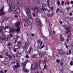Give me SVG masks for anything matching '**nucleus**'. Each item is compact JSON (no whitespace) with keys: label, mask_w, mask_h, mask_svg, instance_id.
I'll use <instances>...</instances> for the list:
<instances>
[{"label":"nucleus","mask_w":73,"mask_h":73,"mask_svg":"<svg viewBox=\"0 0 73 73\" xmlns=\"http://www.w3.org/2000/svg\"><path fill=\"white\" fill-rule=\"evenodd\" d=\"M17 44L18 45H19V44H20V41H18L17 42Z\"/></svg>","instance_id":"59"},{"label":"nucleus","mask_w":73,"mask_h":73,"mask_svg":"<svg viewBox=\"0 0 73 73\" xmlns=\"http://www.w3.org/2000/svg\"><path fill=\"white\" fill-rule=\"evenodd\" d=\"M66 41L67 43H69V39H68L67 38L66 40Z\"/></svg>","instance_id":"60"},{"label":"nucleus","mask_w":73,"mask_h":73,"mask_svg":"<svg viewBox=\"0 0 73 73\" xmlns=\"http://www.w3.org/2000/svg\"><path fill=\"white\" fill-rule=\"evenodd\" d=\"M66 3H67V5H69V4H70V2H69V1H67Z\"/></svg>","instance_id":"49"},{"label":"nucleus","mask_w":73,"mask_h":73,"mask_svg":"<svg viewBox=\"0 0 73 73\" xmlns=\"http://www.w3.org/2000/svg\"><path fill=\"white\" fill-rule=\"evenodd\" d=\"M54 9V7H51V11H53Z\"/></svg>","instance_id":"55"},{"label":"nucleus","mask_w":73,"mask_h":73,"mask_svg":"<svg viewBox=\"0 0 73 73\" xmlns=\"http://www.w3.org/2000/svg\"><path fill=\"white\" fill-rule=\"evenodd\" d=\"M70 3L71 4H73V1H70Z\"/></svg>","instance_id":"64"},{"label":"nucleus","mask_w":73,"mask_h":73,"mask_svg":"<svg viewBox=\"0 0 73 73\" xmlns=\"http://www.w3.org/2000/svg\"><path fill=\"white\" fill-rule=\"evenodd\" d=\"M15 26L16 27H19L20 26V22H19L18 21H17L15 24Z\"/></svg>","instance_id":"15"},{"label":"nucleus","mask_w":73,"mask_h":73,"mask_svg":"<svg viewBox=\"0 0 73 73\" xmlns=\"http://www.w3.org/2000/svg\"><path fill=\"white\" fill-rule=\"evenodd\" d=\"M8 57H9V58H11H11H12V57L11 56V55H8Z\"/></svg>","instance_id":"46"},{"label":"nucleus","mask_w":73,"mask_h":73,"mask_svg":"<svg viewBox=\"0 0 73 73\" xmlns=\"http://www.w3.org/2000/svg\"><path fill=\"white\" fill-rule=\"evenodd\" d=\"M62 26L64 28H66V26L65 25H63Z\"/></svg>","instance_id":"52"},{"label":"nucleus","mask_w":73,"mask_h":73,"mask_svg":"<svg viewBox=\"0 0 73 73\" xmlns=\"http://www.w3.org/2000/svg\"><path fill=\"white\" fill-rule=\"evenodd\" d=\"M9 29V31L10 32H13L15 31V30L13 29H12V27H11V25H8L7 27H6L5 28V29Z\"/></svg>","instance_id":"3"},{"label":"nucleus","mask_w":73,"mask_h":73,"mask_svg":"<svg viewBox=\"0 0 73 73\" xmlns=\"http://www.w3.org/2000/svg\"><path fill=\"white\" fill-rule=\"evenodd\" d=\"M36 57H37V55L36 54H34L32 56V57L34 58H36Z\"/></svg>","instance_id":"37"},{"label":"nucleus","mask_w":73,"mask_h":73,"mask_svg":"<svg viewBox=\"0 0 73 73\" xmlns=\"http://www.w3.org/2000/svg\"><path fill=\"white\" fill-rule=\"evenodd\" d=\"M23 21L24 23H26L28 21V19H23Z\"/></svg>","instance_id":"31"},{"label":"nucleus","mask_w":73,"mask_h":73,"mask_svg":"<svg viewBox=\"0 0 73 73\" xmlns=\"http://www.w3.org/2000/svg\"><path fill=\"white\" fill-rule=\"evenodd\" d=\"M7 45H8V46H11V45H12V43L11 42L9 43Z\"/></svg>","instance_id":"39"},{"label":"nucleus","mask_w":73,"mask_h":73,"mask_svg":"<svg viewBox=\"0 0 73 73\" xmlns=\"http://www.w3.org/2000/svg\"><path fill=\"white\" fill-rule=\"evenodd\" d=\"M3 29H4L3 27L0 26V33H1L3 32Z\"/></svg>","instance_id":"29"},{"label":"nucleus","mask_w":73,"mask_h":73,"mask_svg":"<svg viewBox=\"0 0 73 73\" xmlns=\"http://www.w3.org/2000/svg\"><path fill=\"white\" fill-rule=\"evenodd\" d=\"M37 42H38V44H40V46H41L42 44V41H41V40H38L37 41Z\"/></svg>","instance_id":"23"},{"label":"nucleus","mask_w":73,"mask_h":73,"mask_svg":"<svg viewBox=\"0 0 73 73\" xmlns=\"http://www.w3.org/2000/svg\"><path fill=\"white\" fill-rule=\"evenodd\" d=\"M3 40H4V41H7V39H6L5 38V37L4 36H3Z\"/></svg>","instance_id":"38"},{"label":"nucleus","mask_w":73,"mask_h":73,"mask_svg":"<svg viewBox=\"0 0 73 73\" xmlns=\"http://www.w3.org/2000/svg\"><path fill=\"white\" fill-rule=\"evenodd\" d=\"M33 15L34 17H35V16H36V14H35L34 13H33Z\"/></svg>","instance_id":"50"},{"label":"nucleus","mask_w":73,"mask_h":73,"mask_svg":"<svg viewBox=\"0 0 73 73\" xmlns=\"http://www.w3.org/2000/svg\"><path fill=\"white\" fill-rule=\"evenodd\" d=\"M0 37V40H3L4 39V37Z\"/></svg>","instance_id":"48"},{"label":"nucleus","mask_w":73,"mask_h":73,"mask_svg":"<svg viewBox=\"0 0 73 73\" xmlns=\"http://www.w3.org/2000/svg\"><path fill=\"white\" fill-rule=\"evenodd\" d=\"M70 20H71V21H73V17H70Z\"/></svg>","instance_id":"54"},{"label":"nucleus","mask_w":73,"mask_h":73,"mask_svg":"<svg viewBox=\"0 0 73 73\" xmlns=\"http://www.w3.org/2000/svg\"><path fill=\"white\" fill-rule=\"evenodd\" d=\"M11 27H12V29H15V26H13V25H12V26H11Z\"/></svg>","instance_id":"47"},{"label":"nucleus","mask_w":73,"mask_h":73,"mask_svg":"<svg viewBox=\"0 0 73 73\" xmlns=\"http://www.w3.org/2000/svg\"><path fill=\"white\" fill-rule=\"evenodd\" d=\"M53 15V13H52V14H48L47 16L49 17H52Z\"/></svg>","instance_id":"30"},{"label":"nucleus","mask_w":73,"mask_h":73,"mask_svg":"<svg viewBox=\"0 0 73 73\" xmlns=\"http://www.w3.org/2000/svg\"><path fill=\"white\" fill-rule=\"evenodd\" d=\"M40 10H38V8L37 7H35V9L34 10V11L35 12L37 13L39 12Z\"/></svg>","instance_id":"18"},{"label":"nucleus","mask_w":73,"mask_h":73,"mask_svg":"<svg viewBox=\"0 0 73 73\" xmlns=\"http://www.w3.org/2000/svg\"><path fill=\"white\" fill-rule=\"evenodd\" d=\"M21 28V27H18L17 29L15 30V31L16 32H20V29Z\"/></svg>","instance_id":"25"},{"label":"nucleus","mask_w":73,"mask_h":73,"mask_svg":"<svg viewBox=\"0 0 73 73\" xmlns=\"http://www.w3.org/2000/svg\"><path fill=\"white\" fill-rule=\"evenodd\" d=\"M47 2L48 3L47 5H48V6H49V5H50V3H49V1L47 0Z\"/></svg>","instance_id":"36"},{"label":"nucleus","mask_w":73,"mask_h":73,"mask_svg":"<svg viewBox=\"0 0 73 73\" xmlns=\"http://www.w3.org/2000/svg\"><path fill=\"white\" fill-rule=\"evenodd\" d=\"M67 38H71V35H68L67 36Z\"/></svg>","instance_id":"58"},{"label":"nucleus","mask_w":73,"mask_h":73,"mask_svg":"<svg viewBox=\"0 0 73 73\" xmlns=\"http://www.w3.org/2000/svg\"><path fill=\"white\" fill-rule=\"evenodd\" d=\"M20 64L19 63V62L18 61H17V65L14 66V68H20Z\"/></svg>","instance_id":"9"},{"label":"nucleus","mask_w":73,"mask_h":73,"mask_svg":"<svg viewBox=\"0 0 73 73\" xmlns=\"http://www.w3.org/2000/svg\"><path fill=\"white\" fill-rule=\"evenodd\" d=\"M27 14L29 18V22H28V23H31V24H33V19L31 18V14L28 13H27Z\"/></svg>","instance_id":"2"},{"label":"nucleus","mask_w":73,"mask_h":73,"mask_svg":"<svg viewBox=\"0 0 73 73\" xmlns=\"http://www.w3.org/2000/svg\"><path fill=\"white\" fill-rule=\"evenodd\" d=\"M29 44L28 42H26L25 43V45L24 46V48L25 49H27V46H29Z\"/></svg>","instance_id":"19"},{"label":"nucleus","mask_w":73,"mask_h":73,"mask_svg":"<svg viewBox=\"0 0 73 73\" xmlns=\"http://www.w3.org/2000/svg\"><path fill=\"white\" fill-rule=\"evenodd\" d=\"M44 47V45H43L41 47H40L39 46H38L37 47V49L38 50H41L42 48H43Z\"/></svg>","instance_id":"24"},{"label":"nucleus","mask_w":73,"mask_h":73,"mask_svg":"<svg viewBox=\"0 0 73 73\" xmlns=\"http://www.w3.org/2000/svg\"><path fill=\"white\" fill-rule=\"evenodd\" d=\"M4 63L5 65H7L8 64V62H4Z\"/></svg>","instance_id":"44"},{"label":"nucleus","mask_w":73,"mask_h":73,"mask_svg":"<svg viewBox=\"0 0 73 73\" xmlns=\"http://www.w3.org/2000/svg\"><path fill=\"white\" fill-rule=\"evenodd\" d=\"M15 11L18 13H19L20 12V9L17 5H14L13 6Z\"/></svg>","instance_id":"4"},{"label":"nucleus","mask_w":73,"mask_h":73,"mask_svg":"<svg viewBox=\"0 0 73 73\" xmlns=\"http://www.w3.org/2000/svg\"><path fill=\"white\" fill-rule=\"evenodd\" d=\"M4 6H3L1 9H0V16H2L3 15H4L5 14V13L3 11L4 10Z\"/></svg>","instance_id":"5"},{"label":"nucleus","mask_w":73,"mask_h":73,"mask_svg":"<svg viewBox=\"0 0 73 73\" xmlns=\"http://www.w3.org/2000/svg\"><path fill=\"white\" fill-rule=\"evenodd\" d=\"M14 38L16 39V38H19V36L15 35H14L13 36Z\"/></svg>","instance_id":"33"},{"label":"nucleus","mask_w":73,"mask_h":73,"mask_svg":"<svg viewBox=\"0 0 73 73\" xmlns=\"http://www.w3.org/2000/svg\"><path fill=\"white\" fill-rule=\"evenodd\" d=\"M26 25L27 26H29V28H30V29H32V25L29 22H27Z\"/></svg>","instance_id":"13"},{"label":"nucleus","mask_w":73,"mask_h":73,"mask_svg":"<svg viewBox=\"0 0 73 73\" xmlns=\"http://www.w3.org/2000/svg\"><path fill=\"white\" fill-rule=\"evenodd\" d=\"M59 53L60 54H64L65 53V52L64 51V50H60L59 51Z\"/></svg>","instance_id":"16"},{"label":"nucleus","mask_w":73,"mask_h":73,"mask_svg":"<svg viewBox=\"0 0 73 73\" xmlns=\"http://www.w3.org/2000/svg\"><path fill=\"white\" fill-rule=\"evenodd\" d=\"M9 35L10 37H13V35L11 34H9Z\"/></svg>","instance_id":"57"},{"label":"nucleus","mask_w":73,"mask_h":73,"mask_svg":"<svg viewBox=\"0 0 73 73\" xmlns=\"http://www.w3.org/2000/svg\"><path fill=\"white\" fill-rule=\"evenodd\" d=\"M26 9L27 10V12H26V14L27 13H30L31 12V10H30V9H29L28 8H26Z\"/></svg>","instance_id":"27"},{"label":"nucleus","mask_w":73,"mask_h":73,"mask_svg":"<svg viewBox=\"0 0 73 73\" xmlns=\"http://www.w3.org/2000/svg\"><path fill=\"white\" fill-rule=\"evenodd\" d=\"M7 2L8 4H9V7L8 10V12L9 13L11 12H12L13 10L12 9V7L11 6H12V2H11V0H7Z\"/></svg>","instance_id":"1"},{"label":"nucleus","mask_w":73,"mask_h":73,"mask_svg":"<svg viewBox=\"0 0 73 73\" xmlns=\"http://www.w3.org/2000/svg\"><path fill=\"white\" fill-rule=\"evenodd\" d=\"M36 21L38 25H39L40 26L42 27V23L40 21V19H37L36 20Z\"/></svg>","instance_id":"6"},{"label":"nucleus","mask_w":73,"mask_h":73,"mask_svg":"<svg viewBox=\"0 0 73 73\" xmlns=\"http://www.w3.org/2000/svg\"><path fill=\"white\" fill-rule=\"evenodd\" d=\"M3 56L2 55H0V58H3Z\"/></svg>","instance_id":"61"},{"label":"nucleus","mask_w":73,"mask_h":73,"mask_svg":"<svg viewBox=\"0 0 73 73\" xmlns=\"http://www.w3.org/2000/svg\"><path fill=\"white\" fill-rule=\"evenodd\" d=\"M41 0H37L36 1V2L37 3H38V4H39L40 3V2L41 1H40Z\"/></svg>","instance_id":"35"},{"label":"nucleus","mask_w":73,"mask_h":73,"mask_svg":"<svg viewBox=\"0 0 73 73\" xmlns=\"http://www.w3.org/2000/svg\"><path fill=\"white\" fill-rule=\"evenodd\" d=\"M14 17H15L16 18H17L18 17V16H17V15H14Z\"/></svg>","instance_id":"62"},{"label":"nucleus","mask_w":73,"mask_h":73,"mask_svg":"<svg viewBox=\"0 0 73 73\" xmlns=\"http://www.w3.org/2000/svg\"><path fill=\"white\" fill-rule=\"evenodd\" d=\"M16 55L17 57H20L21 56V54L19 52H18L16 54Z\"/></svg>","instance_id":"17"},{"label":"nucleus","mask_w":73,"mask_h":73,"mask_svg":"<svg viewBox=\"0 0 73 73\" xmlns=\"http://www.w3.org/2000/svg\"><path fill=\"white\" fill-rule=\"evenodd\" d=\"M70 27H68L66 28V34H68V33H71V31H70Z\"/></svg>","instance_id":"11"},{"label":"nucleus","mask_w":73,"mask_h":73,"mask_svg":"<svg viewBox=\"0 0 73 73\" xmlns=\"http://www.w3.org/2000/svg\"><path fill=\"white\" fill-rule=\"evenodd\" d=\"M64 1H62L61 3V5H64Z\"/></svg>","instance_id":"53"},{"label":"nucleus","mask_w":73,"mask_h":73,"mask_svg":"<svg viewBox=\"0 0 73 73\" xmlns=\"http://www.w3.org/2000/svg\"><path fill=\"white\" fill-rule=\"evenodd\" d=\"M46 7V5L45 4L43 5L42 6V10L44 11V12H45L46 10H48V11H49V10L47 8H45Z\"/></svg>","instance_id":"7"},{"label":"nucleus","mask_w":73,"mask_h":73,"mask_svg":"<svg viewBox=\"0 0 73 73\" xmlns=\"http://www.w3.org/2000/svg\"><path fill=\"white\" fill-rule=\"evenodd\" d=\"M28 60H26L24 62H22L21 63L22 66H26V64H27V62H28Z\"/></svg>","instance_id":"12"},{"label":"nucleus","mask_w":73,"mask_h":73,"mask_svg":"<svg viewBox=\"0 0 73 73\" xmlns=\"http://www.w3.org/2000/svg\"><path fill=\"white\" fill-rule=\"evenodd\" d=\"M15 63H16V62H15V61H14V62H11V64H15Z\"/></svg>","instance_id":"51"},{"label":"nucleus","mask_w":73,"mask_h":73,"mask_svg":"<svg viewBox=\"0 0 73 73\" xmlns=\"http://www.w3.org/2000/svg\"><path fill=\"white\" fill-rule=\"evenodd\" d=\"M57 62L58 64H59L60 63V60L59 59H58L56 61Z\"/></svg>","instance_id":"40"},{"label":"nucleus","mask_w":73,"mask_h":73,"mask_svg":"<svg viewBox=\"0 0 73 73\" xmlns=\"http://www.w3.org/2000/svg\"><path fill=\"white\" fill-rule=\"evenodd\" d=\"M60 1L58 0L57 1V5H60Z\"/></svg>","instance_id":"43"},{"label":"nucleus","mask_w":73,"mask_h":73,"mask_svg":"<svg viewBox=\"0 0 73 73\" xmlns=\"http://www.w3.org/2000/svg\"><path fill=\"white\" fill-rule=\"evenodd\" d=\"M23 70L25 72H29L28 70L26 69L24 67L23 68Z\"/></svg>","instance_id":"26"},{"label":"nucleus","mask_w":73,"mask_h":73,"mask_svg":"<svg viewBox=\"0 0 73 73\" xmlns=\"http://www.w3.org/2000/svg\"><path fill=\"white\" fill-rule=\"evenodd\" d=\"M31 51L32 52H33V49H32V48L31 47L30 48H29V50L27 51V53L28 54H29L30 53V52H31Z\"/></svg>","instance_id":"22"},{"label":"nucleus","mask_w":73,"mask_h":73,"mask_svg":"<svg viewBox=\"0 0 73 73\" xmlns=\"http://www.w3.org/2000/svg\"><path fill=\"white\" fill-rule=\"evenodd\" d=\"M16 47H17V48H15V49L13 50V51H14L15 52H16V50H19V49H20V47H19V46H15V48H16Z\"/></svg>","instance_id":"20"},{"label":"nucleus","mask_w":73,"mask_h":73,"mask_svg":"<svg viewBox=\"0 0 73 73\" xmlns=\"http://www.w3.org/2000/svg\"><path fill=\"white\" fill-rule=\"evenodd\" d=\"M45 55H46V53L43 52H41L39 54L40 57L43 56H45Z\"/></svg>","instance_id":"14"},{"label":"nucleus","mask_w":73,"mask_h":73,"mask_svg":"<svg viewBox=\"0 0 73 73\" xmlns=\"http://www.w3.org/2000/svg\"><path fill=\"white\" fill-rule=\"evenodd\" d=\"M60 41H63L64 39V37L62 36V35H61L60 36Z\"/></svg>","instance_id":"28"},{"label":"nucleus","mask_w":73,"mask_h":73,"mask_svg":"<svg viewBox=\"0 0 73 73\" xmlns=\"http://www.w3.org/2000/svg\"><path fill=\"white\" fill-rule=\"evenodd\" d=\"M31 40H32V39H31V38L30 37V38H28L27 39V40L29 42H31Z\"/></svg>","instance_id":"34"},{"label":"nucleus","mask_w":73,"mask_h":73,"mask_svg":"<svg viewBox=\"0 0 73 73\" xmlns=\"http://www.w3.org/2000/svg\"><path fill=\"white\" fill-rule=\"evenodd\" d=\"M37 68H38V66L36 64L35 65L34 67L33 68H32V67H31V71H33V70H36V69H37Z\"/></svg>","instance_id":"10"},{"label":"nucleus","mask_w":73,"mask_h":73,"mask_svg":"<svg viewBox=\"0 0 73 73\" xmlns=\"http://www.w3.org/2000/svg\"><path fill=\"white\" fill-rule=\"evenodd\" d=\"M25 57L26 58H29V56L27 55L25 56Z\"/></svg>","instance_id":"45"},{"label":"nucleus","mask_w":73,"mask_h":73,"mask_svg":"<svg viewBox=\"0 0 73 73\" xmlns=\"http://www.w3.org/2000/svg\"><path fill=\"white\" fill-rule=\"evenodd\" d=\"M17 3L21 7H23V5L22 4L21 0H17Z\"/></svg>","instance_id":"8"},{"label":"nucleus","mask_w":73,"mask_h":73,"mask_svg":"<svg viewBox=\"0 0 73 73\" xmlns=\"http://www.w3.org/2000/svg\"><path fill=\"white\" fill-rule=\"evenodd\" d=\"M68 53L70 54H72V52L71 51V50H69Z\"/></svg>","instance_id":"41"},{"label":"nucleus","mask_w":73,"mask_h":73,"mask_svg":"<svg viewBox=\"0 0 73 73\" xmlns=\"http://www.w3.org/2000/svg\"><path fill=\"white\" fill-rule=\"evenodd\" d=\"M40 1H40V3H39V4H43V5H44V3H46V2L45 1L40 0Z\"/></svg>","instance_id":"21"},{"label":"nucleus","mask_w":73,"mask_h":73,"mask_svg":"<svg viewBox=\"0 0 73 73\" xmlns=\"http://www.w3.org/2000/svg\"><path fill=\"white\" fill-rule=\"evenodd\" d=\"M46 65L45 64L44 66V68L45 69H46Z\"/></svg>","instance_id":"63"},{"label":"nucleus","mask_w":73,"mask_h":73,"mask_svg":"<svg viewBox=\"0 0 73 73\" xmlns=\"http://www.w3.org/2000/svg\"><path fill=\"white\" fill-rule=\"evenodd\" d=\"M70 65L72 66L73 65V61H71L70 62Z\"/></svg>","instance_id":"42"},{"label":"nucleus","mask_w":73,"mask_h":73,"mask_svg":"<svg viewBox=\"0 0 73 73\" xmlns=\"http://www.w3.org/2000/svg\"><path fill=\"white\" fill-rule=\"evenodd\" d=\"M66 22H67L68 23V22H69V18L67 17L66 18Z\"/></svg>","instance_id":"32"},{"label":"nucleus","mask_w":73,"mask_h":73,"mask_svg":"<svg viewBox=\"0 0 73 73\" xmlns=\"http://www.w3.org/2000/svg\"><path fill=\"white\" fill-rule=\"evenodd\" d=\"M59 11V9L57 8L56 10V13H57V12Z\"/></svg>","instance_id":"56"}]
</instances>
